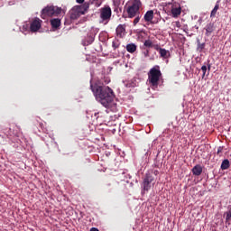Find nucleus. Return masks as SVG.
I'll use <instances>...</instances> for the list:
<instances>
[{
  "mask_svg": "<svg viewBox=\"0 0 231 231\" xmlns=\"http://www.w3.org/2000/svg\"><path fill=\"white\" fill-rule=\"evenodd\" d=\"M138 41L143 43V46L145 45V32L140 31L137 34Z\"/></svg>",
  "mask_w": 231,
  "mask_h": 231,
  "instance_id": "ddd939ff",
  "label": "nucleus"
},
{
  "mask_svg": "<svg viewBox=\"0 0 231 231\" xmlns=\"http://www.w3.org/2000/svg\"><path fill=\"white\" fill-rule=\"evenodd\" d=\"M223 151H224V146H219L217 149V154L219 156H222Z\"/></svg>",
  "mask_w": 231,
  "mask_h": 231,
  "instance_id": "412c9836",
  "label": "nucleus"
},
{
  "mask_svg": "<svg viewBox=\"0 0 231 231\" xmlns=\"http://www.w3.org/2000/svg\"><path fill=\"white\" fill-rule=\"evenodd\" d=\"M201 70H202V72H203L202 78H204L205 75H206V73H207L208 67H207V66H202V67H201Z\"/></svg>",
  "mask_w": 231,
  "mask_h": 231,
  "instance_id": "5701e85b",
  "label": "nucleus"
},
{
  "mask_svg": "<svg viewBox=\"0 0 231 231\" xmlns=\"http://www.w3.org/2000/svg\"><path fill=\"white\" fill-rule=\"evenodd\" d=\"M226 223L231 225V208L226 212Z\"/></svg>",
  "mask_w": 231,
  "mask_h": 231,
  "instance_id": "6ab92c4d",
  "label": "nucleus"
},
{
  "mask_svg": "<svg viewBox=\"0 0 231 231\" xmlns=\"http://www.w3.org/2000/svg\"><path fill=\"white\" fill-rule=\"evenodd\" d=\"M162 72L161 71L160 66L152 67L148 73V81L150 86L158 87Z\"/></svg>",
  "mask_w": 231,
  "mask_h": 231,
  "instance_id": "f03ea898",
  "label": "nucleus"
},
{
  "mask_svg": "<svg viewBox=\"0 0 231 231\" xmlns=\"http://www.w3.org/2000/svg\"><path fill=\"white\" fill-rule=\"evenodd\" d=\"M90 89L97 102H99L103 106L108 109H115L116 104L115 103V93L110 87L98 86L97 84H91Z\"/></svg>",
  "mask_w": 231,
  "mask_h": 231,
  "instance_id": "f257e3e1",
  "label": "nucleus"
},
{
  "mask_svg": "<svg viewBox=\"0 0 231 231\" xmlns=\"http://www.w3.org/2000/svg\"><path fill=\"white\" fill-rule=\"evenodd\" d=\"M126 30L125 24H119L116 28V35L118 38H123L125 36Z\"/></svg>",
  "mask_w": 231,
  "mask_h": 231,
  "instance_id": "6e6552de",
  "label": "nucleus"
},
{
  "mask_svg": "<svg viewBox=\"0 0 231 231\" xmlns=\"http://www.w3.org/2000/svg\"><path fill=\"white\" fill-rule=\"evenodd\" d=\"M126 50L129 53H134V51H136V45L133 43L128 44L126 46Z\"/></svg>",
  "mask_w": 231,
  "mask_h": 231,
  "instance_id": "a211bd4d",
  "label": "nucleus"
},
{
  "mask_svg": "<svg viewBox=\"0 0 231 231\" xmlns=\"http://www.w3.org/2000/svg\"><path fill=\"white\" fill-rule=\"evenodd\" d=\"M148 131H149V133H150V131H151V126H149Z\"/></svg>",
  "mask_w": 231,
  "mask_h": 231,
  "instance_id": "2f4dec72",
  "label": "nucleus"
},
{
  "mask_svg": "<svg viewBox=\"0 0 231 231\" xmlns=\"http://www.w3.org/2000/svg\"><path fill=\"white\" fill-rule=\"evenodd\" d=\"M92 1H94V2H99L100 0H92Z\"/></svg>",
  "mask_w": 231,
  "mask_h": 231,
  "instance_id": "7c9ffc66",
  "label": "nucleus"
},
{
  "mask_svg": "<svg viewBox=\"0 0 231 231\" xmlns=\"http://www.w3.org/2000/svg\"><path fill=\"white\" fill-rule=\"evenodd\" d=\"M96 5H97V7H99L100 5H101V2L99 4L97 3Z\"/></svg>",
  "mask_w": 231,
  "mask_h": 231,
  "instance_id": "c756f323",
  "label": "nucleus"
},
{
  "mask_svg": "<svg viewBox=\"0 0 231 231\" xmlns=\"http://www.w3.org/2000/svg\"><path fill=\"white\" fill-rule=\"evenodd\" d=\"M192 171H193V175L195 176H199L202 174V171H203V167L202 165L200 164H197L193 167L192 169Z\"/></svg>",
  "mask_w": 231,
  "mask_h": 231,
  "instance_id": "9d476101",
  "label": "nucleus"
},
{
  "mask_svg": "<svg viewBox=\"0 0 231 231\" xmlns=\"http://www.w3.org/2000/svg\"><path fill=\"white\" fill-rule=\"evenodd\" d=\"M142 189L143 191L145 190V179H143V181L142 183Z\"/></svg>",
  "mask_w": 231,
  "mask_h": 231,
  "instance_id": "a878e982",
  "label": "nucleus"
},
{
  "mask_svg": "<svg viewBox=\"0 0 231 231\" xmlns=\"http://www.w3.org/2000/svg\"><path fill=\"white\" fill-rule=\"evenodd\" d=\"M112 46H113V49H118V47L120 46V44H118V42H117V41H113Z\"/></svg>",
  "mask_w": 231,
  "mask_h": 231,
  "instance_id": "4be33fe9",
  "label": "nucleus"
},
{
  "mask_svg": "<svg viewBox=\"0 0 231 231\" xmlns=\"http://www.w3.org/2000/svg\"><path fill=\"white\" fill-rule=\"evenodd\" d=\"M153 17H154V11L150 10V11L146 12V14H145V21L146 22L152 21Z\"/></svg>",
  "mask_w": 231,
  "mask_h": 231,
  "instance_id": "f8f14e48",
  "label": "nucleus"
},
{
  "mask_svg": "<svg viewBox=\"0 0 231 231\" xmlns=\"http://www.w3.org/2000/svg\"><path fill=\"white\" fill-rule=\"evenodd\" d=\"M148 131H149V133H150V131H151V126H149Z\"/></svg>",
  "mask_w": 231,
  "mask_h": 231,
  "instance_id": "473e14b6",
  "label": "nucleus"
},
{
  "mask_svg": "<svg viewBox=\"0 0 231 231\" xmlns=\"http://www.w3.org/2000/svg\"><path fill=\"white\" fill-rule=\"evenodd\" d=\"M89 7V4H85L84 5H76L69 11V19L72 21H76L85 14V12L88 11Z\"/></svg>",
  "mask_w": 231,
  "mask_h": 231,
  "instance_id": "20e7f679",
  "label": "nucleus"
},
{
  "mask_svg": "<svg viewBox=\"0 0 231 231\" xmlns=\"http://www.w3.org/2000/svg\"><path fill=\"white\" fill-rule=\"evenodd\" d=\"M145 46H146V48H152L153 43H152V40H146Z\"/></svg>",
  "mask_w": 231,
  "mask_h": 231,
  "instance_id": "aec40b11",
  "label": "nucleus"
},
{
  "mask_svg": "<svg viewBox=\"0 0 231 231\" xmlns=\"http://www.w3.org/2000/svg\"><path fill=\"white\" fill-rule=\"evenodd\" d=\"M90 231H99V229L95 228V227H92V228L90 229Z\"/></svg>",
  "mask_w": 231,
  "mask_h": 231,
  "instance_id": "c85d7f7f",
  "label": "nucleus"
},
{
  "mask_svg": "<svg viewBox=\"0 0 231 231\" xmlns=\"http://www.w3.org/2000/svg\"><path fill=\"white\" fill-rule=\"evenodd\" d=\"M62 13L61 7L55 5H47L41 12V18L45 20L48 17H59Z\"/></svg>",
  "mask_w": 231,
  "mask_h": 231,
  "instance_id": "7ed1b4c3",
  "label": "nucleus"
},
{
  "mask_svg": "<svg viewBox=\"0 0 231 231\" xmlns=\"http://www.w3.org/2000/svg\"><path fill=\"white\" fill-rule=\"evenodd\" d=\"M139 21H140V18H138V17L134 18V25H136L139 23Z\"/></svg>",
  "mask_w": 231,
  "mask_h": 231,
  "instance_id": "393cba45",
  "label": "nucleus"
},
{
  "mask_svg": "<svg viewBox=\"0 0 231 231\" xmlns=\"http://www.w3.org/2000/svg\"><path fill=\"white\" fill-rule=\"evenodd\" d=\"M112 9L109 5H106L100 9V20L102 23L107 24L111 21Z\"/></svg>",
  "mask_w": 231,
  "mask_h": 231,
  "instance_id": "423d86ee",
  "label": "nucleus"
},
{
  "mask_svg": "<svg viewBox=\"0 0 231 231\" xmlns=\"http://www.w3.org/2000/svg\"><path fill=\"white\" fill-rule=\"evenodd\" d=\"M206 35L209 36L215 31V24L210 23L206 25Z\"/></svg>",
  "mask_w": 231,
  "mask_h": 231,
  "instance_id": "9b49d317",
  "label": "nucleus"
},
{
  "mask_svg": "<svg viewBox=\"0 0 231 231\" xmlns=\"http://www.w3.org/2000/svg\"><path fill=\"white\" fill-rule=\"evenodd\" d=\"M230 167V161L224 160L221 164L222 171H226Z\"/></svg>",
  "mask_w": 231,
  "mask_h": 231,
  "instance_id": "dca6fc26",
  "label": "nucleus"
},
{
  "mask_svg": "<svg viewBox=\"0 0 231 231\" xmlns=\"http://www.w3.org/2000/svg\"><path fill=\"white\" fill-rule=\"evenodd\" d=\"M198 48L200 49V51H202L205 48V43H199Z\"/></svg>",
  "mask_w": 231,
  "mask_h": 231,
  "instance_id": "b1692460",
  "label": "nucleus"
},
{
  "mask_svg": "<svg viewBox=\"0 0 231 231\" xmlns=\"http://www.w3.org/2000/svg\"><path fill=\"white\" fill-rule=\"evenodd\" d=\"M208 72H210V70H211V64H208Z\"/></svg>",
  "mask_w": 231,
  "mask_h": 231,
  "instance_id": "cd10ccee",
  "label": "nucleus"
},
{
  "mask_svg": "<svg viewBox=\"0 0 231 231\" xmlns=\"http://www.w3.org/2000/svg\"><path fill=\"white\" fill-rule=\"evenodd\" d=\"M50 23L53 31L59 30L61 25V21L60 18H52L51 19Z\"/></svg>",
  "mask_w": 231,
  "mask_h": 231,
  "instance_id": "1a4fd4ad",
  "label": "nucleus"
},
{
  "mask_svg": "<svg viewBox=\"0 0 231 231\" xmlns=\"http://www.w3.org/2000/svg\"><path fill=\"white\" fill-rule=\"evenodd\" d=\"M159 52H160L161 57H162L163 59H168L171 55L169 51H166V49H162V48H161L159 50Z\"/></svg>",
  "mask_w": 231,
  "mask_h": 231,
  "instance_id": "4468645a",
  "label": "nucleus"
},
{
  "mask_svg": "<svg viewBox=\"0 0 231 231\" xmlns=\"http://www.w3.org/2000/svg\"><path fill=\"white\" fill-rule=\"evenodd\" d=\"M85 2V0H76V3H79V4H83Z\"/></svg>",
  "mask_w": 231,
  "mask_h": 231,
  "instance_id": "bb28decb",
  "label": "nucleus"
},
{
  "mask_svg": "<svg viewBox=\"0 0 231 231\" xmlns=\"http://www.w3.org/2000/svg\"><path fill=\"white\" fill-rule=\"evenodd\" d=\"M42 26V20L40 18H34L30 23L31 32H37Z\"/></svg>",
  "mask_w": 231,
  "mask_h": 231,
  "instance_id": "0eeeda50",
  "label": "nucleus"
},
{
  "mask_svg": "<svg viewBox=\"0 0 231 231\" xmlns=\"http://www.w3.org/2000/svg\"><path fill=\"white\" fill-rule=\"evenodd\" d=\"M140 7H142V3L139 0H131L127 6V14L129 18L135 17Z\"/></svg>",
  "mask_w": 231,
  "mask_h": 231,
  "instance_id": "39448f33",
  "label": "nucleus"
},
{
  "mask_svg": "<svg viewBox=\"0 0 231 231\" xmlns=\"http://www.w3.org/2000/svg\"><path fill=\"white\" fill-rule=\"evenodd\" d=\"M148 180H147V178H146V184H147Z\"/></svg>",
  "mask_w": 231,
  "mask_h": 231,
  "instance_id": "72a5a7b5",
  "label": "nucleus"
},
{
  "mask_svg": "<svg viewBox=\"0 0 231 231\" xmlns=\"http://www.w3.org/2000/svg\"><path fill=\"white\" fill-rule=\"evenodd\" d=\"M171 14L174 17H178V15L181 14V6H179L178 8H171Z\"/></svg>",
  "mask_w": 231,
  "mask_h": 231,
  "instance_id": "2eb2a0df",
  "label": "nucleus"
},
{
  "mask_svg": "<svg viewBox=\"0 0 231 231\" xmlns=\"http://www.w3.org/2000/svg\"><path fill=\"white\" fill-rule=\"evenodd\" d=\"M218 10H219V1L217 2L213 10L211 11L210 17H216V14L217 12H218Z\"/></svg>",
  "mask_w": 231,
  "mask_h": 231,
  "instance_id": "f3484780",
  "label": "nucleus"
},
{
  "mask_svg": "<svg viewBox=\"0 0 231 231\" xmlns=\"http://www.w3.org/2000/svg\"><path fill=\"white\" fill-rule=\"evenodd\" d=\"M185 231H188V230H185Z\"/></svg>",
  "mask_w": 231,
  "mask_h": 231,
  "instance_id": "f704fd0d",
  "label": "nucleus"
}]
</instances>
